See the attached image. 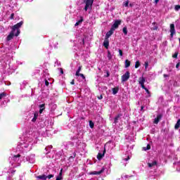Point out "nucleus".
<instances>
[{
	"label": "nucleus",
	"instance_id": "nucleus-1",
	"mask_svg": "<svg viewBox=\"0 0 180 180\" xmlns=\"http://www.w3.org/2000/svg\"><path fill=\"white\" fill-rule=\"evenodd\" d=\"M22 25H23V21H21L13 26L11 32L7 37L8 41H9V40H12L14 36L18 37V36L20 34V30H19V27H21Z\"/></svg>",
	"mask_w": 180,
	"mask_h": 180
},
{
	"label": "nucleus",
	"instance_id": "nucleus-2",
	"mask_svg": "<svg viewBox=\"0 0 180 180\" xmlns=\"http://www.w3.org/2000/svg\"><path fill=\"white\" fill-rule=\"evenodd\" d=\"M85 4L84 11H88L89 9H92V5L94 4V0H84Z\"/></svg>",
	"mask_w": 180,
	"mask_h": 180
},
{
	"label": "nucleus",
	"instance_id": "nucleus-3",
	"mask_svg": "<svg viewBox=\"0 0 180 180\" xmlns=\"http://www.w3.org/2000/svg\"><path fill=\"white\" fill-rule=\"evenodd\" d=\"M130 78V72L127 71L125 72L124 75L122 76V82H126Z\"/></svg>",
	"mask_w": 180,
	"mask_h": 180
},
{
	"label": "nucleus",
	"instance_id": "nucleus-4",
	"mask_svg": "<svg viewBox=\"0 0 180 180\" xmlns=\"http://www.w3.org/2000/svg\"><path fill=\"white\" fill-rule=\"evenodd\" d=\"M122 23V20H117L115 21L114 24L112 25L111 29H112L114 31L119 27V25Z\"/></svg>",
	"mask_w": 180,
	"mask_h": 180
},
{
	"label": "nucleus",
	"instance_id": "nucleus-5",
	"mask_svg": "<svg viewBox=\"0 0 180 180\" xmlns=\"http://www.w3.org/2000/svg\"><path fill=\"white\" fill-rule=\"evenodd\" d=\"M144 82H146V78L144 77H141L139 79V84L141 85L142 89H146V86H144Z\"/></svg>",
	"mask_w": 180,
	"mask_h": 180
},
{
	"label": "nucleus",
	"instance_id": "nucleus-6",
	"mask_svg": "<svg viewBox=\"0 0 180 180\" xmlns=\"http://www.w3.org/2000/svg\"><path fill=\"white\" fill-rule=\"evenodd\" d=\"M169 32H170V36H171V37H172H172H174V35L175 34V25H174V24H171L170 25V30H169Z\"/></svg>",
	"mask_w": 180,
	"mask_h": 180
},
{
	"label": "nucleus",
	"instance_id": "nucleus-7",
	"mask_svg": "<svg viewBox=\"0 0 180 180\" xmlns=\"http://www.w3.org/2000/svg\"><path fill=\"white\" fill-rule=\"evenodd\" d=\"M26 160L28 161V162H30V164H33L34 162V155L27 156Z\"/></svg>",
	"mask_w": 180,
	"mask_h": 180
},
{
	"label": "nucleus",
	"instance_id": "nucleus-8",
	"mask_svg": "<svg viewBox=\"0 0 180 180\" xmlns=\"http://www.w3.org/2000/svg\"><path fill=\"white\" fill-rule=\"evenodd\" d=\"M115 32V30L113 29H110L109 30V32H108L105 34V39H109V37H110V36H112L113 34V32Z\"/></svg>",
	"mask_w": 180,
	"mask_h": 180
},
{
	"label": "nucleus",
	"instance_id": "nucleus-9",
	"mask_svg": "<svg viewBox=\"0 0 180 180\" xmlns=\"http://www.w3.org/2000/svg\"><path fill=\"white\" fill-rule=\"evenodd\" d=\"M105 153H106V150H104L103 151V153H99L98 155H97V159L101 160L102 158H103V157H105Z\"/></svg>",
	"mask_w": 180,
	"mask_h": 180
},
{
	"label": "nucleus",
	"instance_id": "nucleus-10",
	"mask_svg": "<svg viewBox=\"0 0 180 180\" xmlns=\"http://www.w3.org/2000/svg\"><path fill=\"white\" fill-rule=\"evenodd\" d=\"M149 168H155L157 167V161H153L151 163H148Z\"/></svg>",
	"mask_w": 180,
	"mask_h": 180
},
{
	"label": "nucleus",
	"instance_id": "nucleus-11",
	"mask_svg": "<svg viewBox=\"0 0 180 180\" xmlns=\"http://www.w3.org/2000/svg\"><path fill=\"white\" fill-rule=\"evenodd\" d=\"M103 46L106 49H109V39L105 38L104 41H103Z\"/></svg>",
	"mask_w": 180,
	"mask_h": 180
},
{
	"label": "nucleus",
	"instance_id": "nucleus-12",
	"mask_svg": "<svg viewBox=\"0 0 180 180\" xmlns=\"http://www.w3.org/2000/svg\"><path fill=\"white\" fill-rule=\"evenodd\" d=\"M20 157V155H14L13 157V160L15 162H19V158Z\"/></svg>",
	"mask_w": 180,
	"mask_h": 180
},
{
	"label": "nucleus",
	"instance_id": "nucleus-13",
	"mask_svg": "<svg viewBox=\"0 0 180 180\" xmlns=\"http://www.w3.org/2000/svg\"><path fill=\"white\" fill-rule=\"evenodd\" d=\"M63 179V169H60L59 175L56 177V180H62Z\"/></svg>",
	"mask_w": 180,
	"mask_h": 180
},
{
	"label": "nucleus",
	"instance_id": "nucleus-14",
	"mask_svg": "<svg viewBox=\"0 0 180 180\" xmlns=\"http://www.w3.org/2000/svg\"><path fill=\"white\" fill-rule=\"evenodd\" d=\"M103 171H105V169H101L99 172H93L92 174L93 175H101V174H102V172H103Z\"/></svg>",
	"mask_w": 180,
	"mask_h": 180
},
{
	"label": "nucleus",
	"instance_id": "nucleus-15",
	"mask_svg": "<svg viewBox=\"0 0 180 180\" xmlns=\"http://www.w3.org/2000/svg\"><path fill=\"white\" fill-rule=\"evenodd\" d=\"M37 178L38 179L46 180V179H47V176L43 174V175H41V176H38Z\"/></svg>",
	"mask_w": 180,
	"mask_h": 180
},
{
	"label": "nucleus",
	"instance_id": "nucleus-16",
	"mask_svg": "<svg viewBox=\"0 0 180 180\" xmlns=\"http://www.w3.org/2000/svg\"><path fill=\"white\" fill-rule=\"evenodd\" d=\"M117 92H119V88L118 87L112 88L113 95H116V94H117Z\"/></svg>",
	"mask_w": 180,
	"mask_h": 180
},
{
	"label": "nucleus",
	"instance_id": "nucleus-17",
	"mask_svg": "<svg viewBox=\"0 0 180 180\" xmlns=\"http://www.w3.org/2000/svg\"><path fill=\"white\" fill-rule=\"evenodd\" d=\"M39 116V113L35 112L34 114V117L32 120V122H36V120H37V117Z\"/></svg>",
	"mask_w": 180,
	"mask_h": 180
},
{
	"label": "nucleus",
	"instance_id": "nucleus-18",
	"mask_svg": "<svg viewBox=\"0 0 180 180\" xmlns=\"http://www.w3.org/2000/svg\"><path fill=\"white\" fill-rule=\"evenodd\" d=\"M179 127H180V119L178 120L175 126H174V129H175L176 130H178V128H179Z\"/></svg>",
	"mask_w": 180,
	"mask_h": 180
},
{
	"label": "nucleus",
	"instance_id": "nucleus-19",
	"mask_svg": "<svg viewBox=\"0 0 180 180\" xmlns=\"http://www.w3.org/2000/svg\"><path fill=\"white\" fill-rule=\"evenodd\" d=\"M130 60H125V68H129L130 67Z\"/></svg>",
	"mask_w": 180,
	"mask_h": 180
},
{
	"label": "nucleus",
	"instance_id": "nucleus-20",
	"mask_svg": "<svg viewBox=\"0 0 180 180\" xmlns=\"http://www.w3.org/2000/svg\"><path fill=\"white\" fill-rule=\"evenodd\" d=\"M150 148H151V146H150V144H148L146 147L143 148V150L144 151H147V150H150Z\"/></svg>",
	"mask_w": 180,
	"mask_h": 180
},
{
	"label": "nucleus",
	"instance_id": "nucleus-21",
	"mask_svg": "<svg viewBox=\"0 0 180 180\" xmlns=\"http://www.w3.org/2000/svg\"><path fill=\"white\" fill-rule=\"evenodd\" d=\"M5 96H6V93L3 92L0 94V101L1 99H2V98H5Z\"/></svg>",
	"mask_w": 180,
	"mask_h": 180
},
{
	"label": "nucleus",
	"instance_id": "nucleus-22",
	"mask_svg": "<svg viewBox=\"0 0 180 180\" xmlns=\"http://www.w3.org/2000/svg\"><path fill=\"white\" fill-rule=\"evenodd\" d=\"M175 165L178 167H176L177 171H179V172H180V162L175 163Z\"/></svg>",
	"mask_w": 180,
	"mask_h": 180
},
{
	"label": "nucleus",
	"instance_id": "nucleus-23",
	"mask_svg": "<svg viewBox=\"0 0 180 180\" xmlns=\"http://www.w3.org/2000/svg\"><path fill=\"white\" fill-rule=\"evenodd\" d=\"M122 32L125 34V36L127 35V27H124L122 29Z\"/></svg>",
	"mask_w": 180,
	"mask_h": 180
},
{
	"label": "nucleus",
	"instance_id": "nucleus-24",
	"mask_svg": "<svg viewBox=\"0 0 180 180\" xmlns=\"http://www.w3.org/2000/svg\"><path fill=\"white\" fill-rule=\"evenodd\" d=\"M120 116H122V115H118L117 117H115L114 123H117V121L119 120V117H120Z\"/></svg>",
	"mask_w": 180,
	"mask_h": 180
},
{
	"label": "nucleus",
	"instance_id": "nucleus-25",
	"mask_svg": "<svg viewBox=\"0 0 180 180\" xmlns=\"http://www.w3.org/2000/svg\"><path fill=\"white\" fill-rule=\"evenodd\" d=\"M94 126H95V124L92 121H89V127L91 129H94Z\"/></svg>",
	"mask_w": 180,
	"mask_h": 180
},
{
	"label": "nucleus",
	"instance_id": "nucleus-26",
	"mask_svg": "<svg viewBox=\"0 0 180 180\" xmlns=\"http://www.w3.org/2000/svg\"><path fill=\"white\" fill-rule=\"evenodd\" d=\"M140 67V61L137 60L135 63V68H139Z\"/></svg>",
	"mask_w": 180,
	"mask_h": 180
},
{
	"label": "nucleus",
	"instance_id": "nucleus-27",
	"mask_svg": "<svg viewBox=\"0 0 180 180\" xmlns=\"http://www.w3.org/2000/svg\"><path fill=\"white\" fill-rule=\"evenodd\" d=\"M145 91H146V92L148 94V96H150V91H148V89H147V88H146L145 87V89H143Z\"/></svg>",
	"mask_w": 180,
	"mask_h": 180
},
{
	"label": "nucleus",
	"instance_id": "nucleus-28",
	"mask_svg": "<svg viewBox=\"0 0 180 180\" xmlns=\"http://www.w3.org/2000/svg\"><path fill=\"white\" fill-rule=\"evenodd\" d=\"M155 124H158V116L156 117L154 121Z\"/></svg>",
	"mask_w": 180,
	"mask_h": 180
},
{
	"label": "nucleus",
	"instance_id": "nucleus-29",
	"mask_svg": "<svg viewBox=\"0 0 180 180\" xmlns=\"http://www.w3.org/2000/svg\"><path fill=\"white\" fill-rule=\"evenodd\" d=\"M54 177V175L53 174H49L48 176H46V178H49V179H51V178H53Z\"/></svg>",
	"mask_w": 180,
	"mask_h": 180
},
{
	"label": "nucleus",
	"instance_id": "nucleus-30",
	"mask_svg": "<svg viewBox=\"0 0 180 180\" xmlns=\"http://www.w3.org/2000/svg\"><path fill=\"white\" fill-rule=\"evenodd\" d=\"M174 9H175V11H179V9H180V6H179V5L175 6Z\"/></svg>",
	"mask_w": 180,
	"mask_h": 180
},
{
	"label": "nucleus",
	"instance_id": "nucleus-31",
	"mask_svg": "<svg viewBox=\"0 0 180 180\" xmlns=\"http://www.w3.org/2000/svg\"><path fill=\"white\" fill-rule=\"evenodd\" d=\"M178 57V53H175L174 55H173V58H177Z\"/></svg>",
	"mask_w": 180,
	"mask_h": 180
},
{
	"label": "nucleus",
	"instance_id": "nucleus-32",
	"mask_svg": "<svg viewBox=\"0 0 180 180\" xmlns=\"http://www.w3.org/2000/svg\"><path fill=\"white\" fill-rule=\"evenodd\" d=\"M124 6H129V1H125L123 3Z\"/></svg>",
	"mask_w": 180,
	"mask_h": 180
},
{
	"label": "nucleus",
	"instance_id": "nucleus-33",
	"mask_svg": "<svg viewBox=\"0 0 180 180\" xmlns=\"http://www.w3.org/2000/svg\"><path fill=\"white\" fill-rule=\"evenodd\" d=\"M119 53L120 56L122 57V56H123V51H122V49H119Z\"/></svg>",
	"mask_w": 180,
	"mask_h": 180
},
{
	"label": "nucleus",
	"instance_id": "nucleus-34",
	"mask_svg": "<svg viewBox=\"0 0 180 180\" xmlns=\"http://www.w3.org/2000/svg\"><path fill=\"white\" fill-rule=\"evenodd\" d=\"M148 68V62H145V68H146V70H147Z\"/></svg>",
	"mask_w": 180,
	"mask_h": 180
},
{
	"label": "nucleus",
	"instance_id": "nucleus-35",
	"mask_svg": "<svg viewBox=\"0 0 180 180\" xmlns=\"http://www.w3.org/2000/svg\"><path fill=\"white\" fill-rule=\"evenodd\" d=\"M49 81H47L46 79L45 80V85L46 86H49Z\"/></svg>",
	"mask_w": 180,
	"mask_h": 180
},
{
	"label": "nucleus",
	"instance_id": "nucleus-36",
	"mask_svg": "<svg viewBox=\"0 0 180 180\" xmlns=\"http://www.w3.org/2000/svg\"><path fill=\"white\" fill-rule=\"evenodd\" d=\"M82 68V66H79V67L78 68V70H77V72H80Z\"/></svg>",
	"mask_w": 180,
	"mask_h": 180
},
{
	"label": "nucleus",
	"instance_id": "nucleus-37",
	"mask_svg": "<svg viewBox=\"0 0 180 180\" xmlns=\"http://www.w3.org/2000/svg\"><path fill=\"white\" fill-rule=\"evenodd\" d=\"M79 77H82L83 79H85V76L84 74H80Z\"/></svg>",
	"mask_w": 180,
	"mask_h": 180
},
{
	"label": "nucleus",
	"instance_id": "nucleus-38",
	"mask_svg": "<svg viewBox=\"0 0 180 180\" xmlns=\"http://www.w3.org/2000/svg\"><path fill=\"white\" fill-rule=\"evenodd\" d=\"M40 109H44V104L39 105Z\"/></svg>",
	"mask_w": 180,
	"mask_h": 180
},
{
	"label": "nucleus",
	"instance_id": "nucleus-39",
	"mask_svg": "<svg viewBox=\"0 0 180 180\" xmlns=\"http://www.w3.org/2000/svg\"><path fill=\"white\" fill-rule=\"evenodd\" d=\"M83 21L84 20L81 18L79 21H77V22L79 24V23H82Z\"/></svg>",
	"mask_w": 180,
	"mask_h": 180
},
{
	"label": "nucleus",
	"instance_id": "nucleus-40",
	"mask_svg": "<svg viewBox=\"0 0 180 180\" xmlns=\"http://www.w3.org/2000/svg\"><path fill=\"white\" fill-rule=\"evenodd\" d=\"M13 16H15V13L11 15L10 19H13Z\"/></svg>",
	"mask_w": 180,
	"mask_h": 180
},
{
	"label": "nucleus",
	"instance_id": "nucleus-41",
	"mask_svg": "<svg viewBox=\"0 0 180 180\" xmlns=\"http://www.w3.org/2000/svg\"><path fill=\"white\" fill-rule=\"evenodd\" d=\"M44 110V108H40L39 113H43Z\"/></svg>",
	"mask_w": 180,
	"mask_h": 180
},
{
	"label": "nucleus",
	"instance_id": "nucleus-42",
	"mask_svg": "<svg viewBox=\"0 0 180 180\" xmlns=\"http://www.w3.org/2000/svg\"><path fill=\"white\" fill-rule=\"evenodd\" d=\"M79 75H81V73H79V72H76V76L77 77H79Z\"/></svg>",
	"mask_w": 180,
	"mask_h": 180
},
{
	"label": "nucleus",
	"instance_id": "nucleus-43",
	"mask_svg": "<svg viewBox=\"0 0 180 180\" xmlns=\"http://www.w3.org/2000/svg\"><path fill=\"white\" fill-rule=\"evenodd\" d=\"M179 65H180V63H178L176 65V68H179Z\"/></svg>",
	"mask_w": 180,
	"mask_h": 180
},
{
	"label": "nucleus",
	"instance_id": "nucleus-44",
	"mask_svg": "<svg viewBox=\"0 0 180 180\" xmlns=\"http://www.w3.org/2000/svg\"><path fill=\"white\" fill-rule=\"evenodd\" d=\"M71 85H74L75 83V80L72 79V82H70Z\"/></svg>",
	"mask_w": 180,
	"mask_h": 180
},
{
	"label": "nucleus",
	"instance_id": "nucleus-45",
	"mask_svg": "<svg viewBox=\"0 0 180 180\" xmlns=\"http://www.w3.org/2000/svg\"><path fill=\"white\" fill-rule=\"evenodd\" d=\"M108 58H109V60H110V58H112V57L110 56V52H108Z\"/></svg>",
	"mask_w": 180,
	"mask_h": 180
},
{
	"label": "nucleus",
	"instance_id": "nucleus-46",
	"mask_svg": "<svg viewBox=\"0 0 180 180\" xmlns=\"http://www.w3.org/2000/svg\"><path fill=\"white\" fill-rule=\"evenodd\" d=\"M98 99H103V96L102 95H101L100 96L98 97Z\"/></svg>",
	"mask_w": 180,
	"mask_h": 180
},
{
	"label": "nucleus",
	"instance_id": "nucleus-47",
	"mask_svg": "<svg viewBox=\"0 0 180 180\" xmlns=\"http://www.w3.org/2000/svg\"><path fill=\"white\" fill-rule=\"evenodd\" d=\"M129 160H130V157H128V158L124 159L125 161H129Z\"/></svg>",
	"mask_w": 180,
	"mask_h": 180
},
{
	"label": "nucleus",
	"instance_id": "nucleus-48",
	"mask_svg": "<svg viewBox=\"0 0 180 180\" xmlns=\"http://www.w3.org/2000/svg\"><path fill=\"white\" fill-rule=\"evenodd\" d=\"M143 109H144V106H141V110L143 111Z\"/></svg>",
	"mask_w": 180,
	"mask_h": 180
},
{
	"label": "nucleus",
	"instance_id": "nucleus-49",
	"mask_svg": "<svg viewBox=\"0 0 180 180\" xmlns=\"http://www.w3.org/2000/svg\"><path fill=\"white\" fill-rule=\"evenodd\" d=\"M79 25V22H78L75 23V26H78Z\"/></svg>",
	"mask_w": 180,
	"mask_h": 180
},
{
	"label": "nucleus",
	"instance_id": "nucleus-50",
	"mask_svg": "<svg viewBox=\"0 0 180 180\" xmlns=\"http://www.w3.org/2000/svg\"><path fill=\"white\" fill-rule=\"evenodd\" d=\"M61 74H64V71H63V69H60Z\"/></svg>",
	"mask_w": 180,
	"mask_h": 180
},
{
	"label": "nucleus",
	"instance_id": "nucleus-51",
	"mask_svg": "<svg viewBox=\"0 0 180 180\" xmlns=\"http://www.w3.org/2000/svg\"><path fill=\"white\" fill-rule=\"evenodd\" d=\"M160 118H161V115H159V116H158L159 120H160Z\"/></svg>",
	"mask_w": 180,
	"mask_h": 180
},
{
	"label": "nucleus",
	"instance_id": "nucleus-52",
	"mask_svg": "<svg viewBox=\"0 0 180 180\" xmlns=\"http://www.w3.org/2000/svg\"><path fill=\"white\" fill-rule=\"evenodd\" d=\"M155 4H157L158 2V0H155Z\"/></svg>",
	"mask_w": 180,
	"mask_h": 180
},
{
	"label": "nucleus",
	"instance_id": "nucleus-53",
	"mask_svg": "<svg viewBox=\"0 0 180 180\" xmlns=\"http://www.w3.org/2000/svg\"><path fill=\"white\" fill-rule=\"evenodd\" d=\"M164 77H168V75H164Z\"/></svg>",
	"mask_w": 180,
	"mask_h": 180
},
{
	"label": "nucleus",
	"instance_id": "nucleus-54",
	"mask_svg": "<svg viewBox=\"0 0 180 180\" xmlns=\"http://www.w3.org/2000/svg\"><path fill=\"white\" fill-rule=\"evenodd\" d=\"M107 75H108V77H109V74H108Z\"/></svg>",
	"mask_w": 180,
	"mask_h": 180
},
{
	"label": "nucleus",
	"instance_id": "nucleus-55",
	"mask_svg": "<svg viewBox=\"0 0 180 180\" xmlns=\"http://www.w3.org/2000/svg\"><path fill=\"white\" fill-rule=\"evenodd\" d=\"M107 75H108V77H109V74H108Z\"/></svg>",
	"mask_w": 180,
	"mask_h": 180
}]
</instances>
